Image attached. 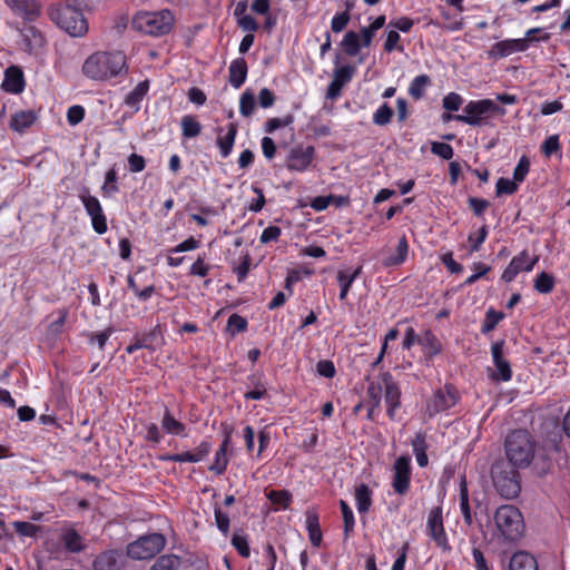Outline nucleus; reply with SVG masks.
Masks as SVG:
<instances>
[{"instance_id": "nucleus-1", "label": "nucleus", "mask_w": 570, "mask_h": 570, "mask_svg": "<svg viewBox=\"0 0 570 570\" xmlns=\"http://www.w3.org/2000/svg\"><path fill=\"white\" fill-rule=\"evenodd\" d=\"M85 77L95 81H108L127 75V59L122 51H96L82 63Z\"/></svg>"}, {"instance_id": "nucleus-2", "label": "nucleus", "mask_w": 570, "mask_h": 570, "mask_svg": "<svg viewBox=\"0 0 570 570\" xmlns=\"http://www.w3.org/2000/svg\"><path fill=\"white\" fill-rule=\"evenodd\" d=\"M505 456L512 466L523 469L530 465L534 458L535 442L525 430L511 432L504 442Z\"/></svg>"}, {"instance_id": "nucleus-3", "label": "nucleus", "mask_w": 570, "mask_h": 570, "mask_svg": "<svg viewBox=\"0 0 570 570\" xmlns=\"http://www.w3.org/2000/svg\"><path fill=\"white\" fill-rule=\"evenodd\" d=\"M50 19L71 37H83L88 32V22L83 13L68 1L48 9Z\"/></svg>"}, {"instance_id": "nucleus-4", "label": "nucleus", "mask_w": 570, "mask_h": 570, "mask_svg": "<svg viewBox=\"0 0 570 570\" xmlns=\"http://www.w3.org/2000/svg\"><path fill=\"white\" fill-rule=\"evenodd\" d=\"M175 18L170 10L138 12L131 21L135 30L153 37H160L170 32Z\"/></svg>"}, {"instance_id": "nucleus-5", "label": "nucleus", "mask_w": 570, "mask_h": 570, "mask_svg": "<svg viewBox=\"0 0 570 570\" xmlns=\"http://www.w3.org/2000/svg\"><path fill=\"white\" fill-rule=\"evenodd\" d=\"M493 485L498 493L508 500L517 498L521 492L518 468L503 460L497 461L491 468Z\"/></svg>"}, {"instance_id": "nucleus-6", "label": "nucleus", "mask_w": 570, "mask_h": 570, "mask_svg": "<svg viewBox=\"0 0 570 570\" xmlns=\"http://www.w3.org/2000/svg\"><path fill=\"white\" fill-rule=\"evenodd\" d=\"M494 522L500 533L508 541H515L523 534L524 522L522 513L512 504L499 507L494 513Z\"/></svg>"}, {"instance_id": "nucleus-7", "label": "nucleus", "mask_w": 570, "mask_h": 570, "mask_svg": "<svg viewBox=\"0 0 570 570\" xmlns=\"http://www.w3.org/2000/svg\"><path fill=\"white\" fill-rule=\"evenodd\" d=\"M166 544V538L160 533H150L138 538L127 547V554L135 560L150 559L159 553Z\"/></svg>"}, {"instance_id": "nucleus-8", "label": "nucleus", "mask_w": 570, "mask_h": 570, "mask_svg": "<svg viewBox=\"0 0 570 570\" xmlns=\"http://www.w3.org/2000/svg\"><path fill=\"white\" fill-rule=\"evenodd\" d=\"M490 110L504 114V109L498 107L492 100L483 99L479 101H470L463 109V115H455L454 119L471 126H480L483 115Z\"/></svg>"}, {"instance_id": "nucleus-9", "label": "nucleus", "mask_w": 570, "mask_h": 570, "mask_svg": "<svg viewBox=\"0 0 570 570\" xmlns=\"http://www.w3.org/2000/svg\"><path fill=\"white\" fill-rule=\"evenodd\" d=\"M459 401V393L453 385L445 384L436 390L426 403V413L430 417L453 407Z\"/></svg>"}, {"instance_id": "nucleus-10", "label": "nucleus", "mask_w": 570, "mask_h": 570, "mask_svg": "<svg viewBox=\"0 0 570 570\" xmlns=\"http://www.w3.org/2000/svg\"><path fill=\"white\" fill-rule=\"evenodd\" d=\"M79 198L91 218L92 228L97 234H105L108 229L107 218L97 197L89 194L88 188H83Z\"/></svg>"}, {"instance_id": "nucleus-11", "label": "nucleus", "mask_w": 570, "mask_h": 570, "mask_svg": "<svg viewBox=\"0 0 570 570\" xmlns=\"http://www.w3.org/2000/svg\"><path fill=\"white\" fill-rule=\"evenodd\" d=\"M426 530L428 534L439 548H441L443 551L451 549L443 525V514L441 507H435L430 511L426 521Z\"/></svg>"}, {"instance_id": "nucleus-12", "label": "nucleus", "mask_w": 570, "mask_h": 570, "mask_svg": "<svg viewBox=\"0 0 570 570\" xmlns=\"http://www.w3.org/2000/svg\"><path fill=\"white\" fill-rule=\"evenodd\" d=\"M538 261V256L530 257L527 250H522L511 259L507 268L503 271L501 276L502 281L510 283L520 272H531Z\"/></svg>"}, {"instance_id": "nucleus-13", "label": "nucleus", "mask_w": 570, "mask_h": 570, "mask_svg": "<svg viewBox=\"0 0 570 570\" xmlns=\"http://www.w3.org/2000/svg\"><path fill=\"white\" fill-rule=\"evenodd\" d=\"M410 458L400 456L394 463V476L392 487L397 494H405L410 488Z\"/></svg>"}, {"instance_id": "nucleus-14", "label": "nucleus", "mask_w": 570, "mask_h": 570, "mask_svg": "<svg viewBox=\"0 0 570 570\" xmlns=\"http://www.w3.org/2000/svg\"><path fill=\"white\" fill-rule=\"evenodd\" d=\"M382 381L384 383V394L387 415L391 420H394L395 412L400 407L401 392L396 383L393 381L392 375L389 372L382 373Z\"/></svg>"}, {"instance_id": "nucleus-15", "label": "nucleus", "mask_w": 570, "mask_h": 570, "mask_svg": "<svg viewBox=\"0 0 570 570\" xmlns=\"http://www.w3.org/2000/svg\"><path fill=\"white\" fill-rule=\"evenodd\" d=\"M314 147L297 146L288 155L287 168L295 171H304L314 158Z\"/></svg>"}, {"instance_id": "nucleus-16", "label": "nucleus", "mask_w": 570, "mask_h": 570, "mask_svg": "<svg viewBox=\"0 0 570 570\" xmlns=\"http://www.w3.org/2000/svg\"><path fill=\"white\" fill-rule=\"evenodd\" d=\"M503 345H504L503 341H499V342H495L492 344L491 353H492L493 363L497 367V373L493 374L492 377L494 380H500V381L507 382L511 379L512 371L510 367V363L508 362V360H505L503 357Z\"/></svg>"}, {"instance_id": "nucleus-17", "label": "nucleus", "mask_w": 570, "mask_h": 570, "mask_svg": "<svg viewBox=\"0 0 570 570\" xmlns=\"http://www.w3.org/2000/svg\"><path fill=\"white\" fill-rule=\"evenodd\" d=\"M528 49L527 39H509L494 43L489 51L490 57L503 58L514 52L525 51Z\"/></svg>"}, {"instance_id": "nucleus-18", "label": "nucleus", "mask_w": 570, "mask_h": 570, "mask_svg": "<svg viewBox=\"0 0 570 570\" xmlns=\"http://www.w3.org/2000/svg\"><path fill=\"white\" fill-rule=\"evenodd\" d=\"M1 88L3 91L10 94H20L23 91V72L18 66H10L6 69Z\"/></svg>"}, {"instance_id": "nucleus-19", "label": "nucleus", "mask_w": 570, "mask_h": 570, "mask_svg": "<svg viewBox=\"0 0 570 570\" xmlns=\"http://www.w3.org/2000/svg\"><path fill=\"white\" fill-rule=\"evenodd\" d=\"M224 129L222 127L216 128L217 139L216 144L219 148V154L223 158H227L234 147L236 135H237V125L234 122L228 124L227 131L223 135Z\"/></svg>"}, {"instance_id": "nucleus-20", "label": "nucleus", "mask_w": 570, "mask_h": 570, "mask_svg": "<svg viewBox=\"0 0 570 570\" xmlns=\"http://www.w3.org/2000/svg\"><path fill=\"white\" fill-rule=\"evenodd\" d=\"M354 69L351 66H342L334 72L333 80L328 85L326 97L334 99L340 96L342 88L352 79Z\"/></svg>"}, {"instance_id": "nucleus-21", "label": "nucleus", "mask_w": 570, "mask_h": 570, "mask_svg": "<svg viewBox=\"0 0 570 570\" xmlns=\"http://www.w3.org/2000/svg\"><path fill=\"white\" fill-rule=\"evenodd\" d=\"M19 31L23 37L26 50L28 52H36L45 46L46 39L36 27L24 24L22 29H19Z\"/></svg>"}, {"instance_id": "nucleus-22", "label": "nucleus", "mask_w": 570, "mask_h": 570, "mask_svg": "<svg viewBox=\"0 0 570 570\" xmlns=\"http://www.w3.org/2000/svg\"><path fill=\"white\" fill-rule=\"evenodd\" d=\"M121 553L118 550H106L92 561L94 570H118Z\"/></svg>"}, {"instance_id": "nucleus-23", "label": "nucleus", "mask_w": 570, "mask_h": 570, "mask_svg": "<svg viewBox=\"0 0 570 570\" xmlns=\"http://www.w3.org/2000/svg\"><path fill=\"white\" fill-rule=\"evenodd\" d=\"M247 63L244 58H237L229 66V82L234 88H239L246 80Z\"/></svg>"}, {"instance_id": "nucleus-24", "label": "nucleus", "mask_w": 570, "mask_h": 570, "mask_svg": "<svg viewBox=\"0 0 570 570\" xmlns=\"http://www.w3.org/2000/svg\"><path fill=\"white\" fill-rule=\"evenodd\" d=\"M509 570H539L538 562L533 556L528 552H515L509 563Z\"/></svg>"}, {"instance_id": "nucleus-25", "label": "nucleus", "mask_w": 570, "mask_h": 570, "mask_svg": "<svg viewBox=\"0 0 570 570\" xmlns=\"http://www.w3.org/2000/svg\"><path fill=\"white\" fill-rule=\"evenodd\" d=\"M306 529L309 541L314 547H320L322 542V531L318 523V515L313 509L306 511Z\"/></svg>"}, {"instance_id": "nucleus-26", "label": "nucleus", "mask_w": 570, "mask_h": 570, "mask_svg": "<svg viewBox=\"0 0 570 570\" xmlns=\"http://www.w3.org/2000/svg\"><path fill=\"white\" fill-rule=\"evenodd\" d=\"M37 119V115L32 110H22L16 112L10 121V127L14 131L22 132L24 129L30 127Z\"/></svg>"}, {"instance_id": "nucleus-27", "label": "nucleus", "mask_w": 570, "mask_h": 570, "mask_svg": "<svg viewBox=\"0 0 570 570\" xmlns=\"http://www.w3.org/2000/svg\"><path fill=\"white\" fill-rule=\"evenodd\" d=\"M62 543L65 548L72 553L80 552L85 549L83 539L75 529H68L62 533Z\"/></svg>"}, {"instance_id": "nucleus-28", "label": "nucleus", "mask_w": 570, "mask_h": 570, "mask_svg": "<svg viewBox=\"0 0 570 570\" xmlns=\"http://www.w3.org/2000/svg\"><path fill=\"white\" fill-rule=\"evenodd\" d=\"M355 501L360 513H366L372 505V491L368 485L362 483L355 489Z\"/></svg>"}, {"instance_id": "nucleus-29", "label": "nucleus", "mask_w": 570, "mask_h": 570, "mask_svg": "<svg viewBox=\"0 0 570 570\" xmlns=\"http://www.w3.org/2000/svg\"><path fill=\"white\" fill-rule=\"evenodd\" d=\"M140 346L147 350H156L157 346L161 344L163 337L160 335L159 326H155L149 332L137 334Z\"/></svg>"}, {"instance_id": "nucleus-30", "label": "nucleus", "mask_w": 570, "mask_h": 570, "mask_svg": "<svg viewBox=\"0 0 570 570\" xmlns=\"http://www.w3.org/2000/svg\"><path fill=\"white\" fill-rule=\"evenodd\" d=\"M161 428L169 434L185 436V424L176 420L168 409L165 410L161 419Z\"/></svg>"}, {"instance_id": "nucleus-31", "label": "nucleus", "mask_w": 570, "mask_h": 570, "mask_svg": "<svg viewBox=\"0 0 570 570\" xmlns=\"http://www.w3.org/2000/svg\"><path fill=\"white\" fill-rule=\"evenodd\" d=\"M362 273V266H358L353 273H347L345 271H340L337 273V281L341 286L340 299H345L347 293L353 284V282Z\"/></svg>"}, {"instance_id": "nucleus-32", "label": "nucleus", "mask_w": 570, "mask_h": 570, "mask_svg": "<svg viewBox=\"0 0 570 570\" xmlns=\"http://www.w3.org/2000/svg\"><path fill=\"white\" fill-rule=\"evenodd\" d=\"M409 253V244L405 236L399 239L395 255H392L384 259V266H397L405 262Z\"/></svg>"}, {"instance_id": "nucleus-33", "label": "nucleus", "mask_w": 570, "mask_h": 570, "mask_svg": "<svg viewBox=\"0 0 570 570\" xmlns=\"http://www.w3.org/2000/svg\"><path fill=\"white\" fill-rule=\"evenodd\" d=\"M383 390L384 383L382 381V374L374 380H368L366 394L368 396V403H373L374 407H380Z\"/></svg>"}, {"instance_id": "nucleus-34", "label": "nucleus", "mask_w": 570, "mask_h": 570, "mask_svg": "<svg viewBox=\"0 0 570 570\" xmlns=\"http://www.w3.org/2000/svg\"><path fill=\"white\" fill-rule=\"evenodd\" d=\"M181 564L180 558L175 554H163L149 570H179Z\"/></svg>"}, {"instance_id": "nucleus-35", "label": "nucleus", "mask_w": 570, "mask_h": 570, "mask_svg": "<svg viewBox=\"0 0 570 570\" xmlns=\"http://www.w3.org/2000/svg\"><path fill=\"white\" fill-rule=\"evenodd\" d=\"M183 136L186 138L197 137L202 131V125L193 116H184L181 118Z\"/></svg>"}, {"instance_id": "nucleus-36", "label": "nucleus", "mask_w": 570, "mask_h": 570, "mask_svg": "<svg viewBox=\"0 0 570 570\" xmlns=\"http://www.w3.org/2000/svg\"><path fill=\"white\" fill-rule=\"evenodd\" d=\"M342 47L347 56L353 57L357 55L360 51L358 35L355 31L346 32L342 41Z\"/></svg>"}, {"instance_id": "nucleus-37", "label": "nucleus", "mask_w": 570, "mask_h": 570, "mask_svg": "<svg viewBox=\"0 0 570 570\" xmlns=\"http://www.w3.org/2000/svg\"><path fill=\"white\" fill-rule=\"evenodd\" d=\"M430 83V78L426 75H420L415 77L409 88V94L414 99H421L424 95V90Z\"/></svg>"}, {"instance_id": "nucleus-38", "label": "nucleus", "mask_w": 570, "mask_h": 570, "mask_svg": "<svg viewBox=\"0 0 570 570\" xmlns=\"http://www.w3.org/2000/svg\"><path fill=\"white\" fill-rule=\"evenodd\" d=\"M148 91V82L141 81L139 82L136 88L129 92L125 99V104L129 107H136L139 105V102L142 100L144 96Z\"/></svg>"}, {"instance_id": "nucleus-39", "label": "nucleus", "mask_w": 570, "mask_h": 570, "mask_svg": "<svg viewBox=\"0 0 570 570\" xmlns=\"http://www.w3.org/2000/svg\"><path fill=\"white\" fill-rule=\"evenodd\" d=\"M534 289L541 294H548L552 292L554 287V277L551 274L542 272L534 279Z\"/></svg>"}, {"instance_id": "nucleus-40", "label": "nucleus", "mask_w": 570, "mask_h": 570, "mask_svg": "<svg viewBox=\"0 0 570 570\" xmlns=\"http://www.w3.org/2000/svg\"><path fill=\"white\" fill-rule=\"evenodd\" d=\"M340 508H341L343 521H344V537H345V539H347L355 525L354 514H353L352 509L347 504V502L344 500L340 501Z\"/></svg>"}, {"instance_id": "nucleus-41", "label": "nucleus", "mask_w": 570, "mask_h": 570, "mask_svg": "<svg viewBox=\"0 0 570 570\" xmlns=\"http://www.w3.org/2000/svg\"><path fill=\"white\" fill-rule=\"evenodd\" d=\"M255 110V96L250 90L242 94L239 99V112L243 117H249Z\"/></svg>"}, {"instance_id": "nucleus-42", "label": "nucleus", "mask_w": 570, "mask_h": 570, "mask_svg": "<svg viewBox=\"0 0 570 570\" xmlns=\"http://www.w3.org/2000/svg\"><path fill=\"white\" fill-rule=\"evenodd\" d=\"M227 448L228 446H224V444H220L218 451L215 454L214 463L209 466V470L218 475L225 472L228 464V460L226 456Z\"/></svg>"}, {"instance_id": "nucleus-43", "label": "nucleus", "mask_w": 570, "mask_h": 570, "mask_svg": "<svg viewBox=\"0 0 570 570\" xmlns=\"http://www.w3.org/2000/svg\"><path fill=\"white\" fill-rule=\"evenodd\" d=\"M460 508L466 524L472 523V513L469 504V493L465 481L460 485Z\"/></svg>"}, {"instance_id": "nucleus-44", "label": "nucleus", "mask_w": 570, "mask_h": 570, "mask_svg": "<svg viewBox=\"0 0 570 570\" xmlns=\"http://www.w3.org/2000/svg\"><path fill=\"white\" fill-rule=\"evenodd\" d=\"M6 3L19 14H32L36 11L33 0H6Z\"/></svg>"}, {"instance_id": "nucleus-45", "label": "nucleus", "mask_w": 570, "mask_h": 570, "mask_svg": "<svg viewBox=\"0 0 570 570\" xmlns=\"http://www.w3.org/2000/svg\"><path fill=\"white\" fill-rule=\"evenodd\" d=\"M394 115L393 109L387 105L383 104L373 115V122L377 126H385L391 122Z\"/></svg>"}, {"instance_id": "nucleus-46", "label": "nucleus", "mask_w": 570, "mask_h": 570, "mask_svg": "<svg viewBox=\"0 0 570 570\" xmlns=\"http://www.w3.org/2000/svg\"><path fill=\"white\" fill-rule=\"evenodd\" d=\"M267 498L272 503L281 505L283 509H287L292 502V494L286 490H272L267 493Z\"/></svg>"}, {"instance_id": "nucleus-47", "label": "nucleus", "mask_w": 570, "mask_h": 570, "mask_svg": "<svg viewBox=\"0 0 570 570\" xmlns=\"http://www.w3.org/2000/svg\"><path fill=\"white\" fill-rule=\"evenodd\" d=\"M101 190L104 191L105 195H108V196L118 191L117 173H116L115 168H110L106 173L105 184L102 185Z\"/></svg>"}, {"instance_id": "nucleus-48", "label": "nucleus", "mask_w": 570, "mask_h": 570, "mask_svg": "<svg viewBox=\"0 0 570 570\" xmlns=\"http://www.w3.org/2000/svg\"><path fill=\"white\" fill-rule=\"evenodd\" d=\"M247 328V321L238 314H232L227 321V330L235 335Z\"/></svg>"}, {"instance_id": "nucleus-49", "label": "nucleus", "mask_w": 570, "mask_h": 570, "mask_svg": "<svg viewBox=\"0 0 570 570\" xmlns=\"http://www.w3.org/2000/svg\"><path fill=\"white\" fill-rule=\"evenodd\" d=\"M232 544L234 546V548L237 550V552L242 557H244V558L249 557L250 551H249L247 538L245 535H243L242 533L235 532L232 538Z\"/></svg>"}, {"instance_id": "nucleus-50", "label": "nucleus", "mask_w": 570, "mask_h": 570, "mask_svg": "<svg viewBox=\"0 0 570 570\" xmlns=\"http://www.w3.org/2000/svg\"><path fill=\"white\" fill-rule=\"evenodd\" d=\"M502 317L503 314L501 312L489 309L485 315V321L482 325V333H489L493 331Z\"/></svg>"}, {"instance_id": "nucleus-51", "label": "nucleus", "mask_w": 570, "mask_h": 570, "mask_svg": "<svg viewBox=\"0 0 570 570\" xmlns=\"http://www.w3.org/2000/svg\"><path fill=\"white\" fill-rule=\"evenodd\" d=\"M431 151L445 160H450L453 157V148L446 142L433 141L431 144Z\"/></svg>"}, {"instance_id": "nucleus-52", "label": "nucleus", "mask_w": 570, "mask_h": 570, "mask_svg": "<svg viewBox=\"0 0 570 570\" xmlns=\"http://www.w3.org/2000/svg\"><path fill=\"white\" fill-rule=\"evenodd\" d=\"M518 189V183L513 179L508 178H499L497 181V195L501 196L503 194L511 195L515 193Z\"/></svg>"}, {"instance_id": "nucleus-53", "label": "nucleus", "mask_w": 570, "mask_h": 570, "mask_svg": "<svg viewBox=\"0 0 570 570\" xmlns=\"http://www.w3.org/2000/svg\"><path fill=\"white\" fill-rule=\"evenodd\" d=\"M293 121H294V117L292 115H287L284 118H271L265 124V131L268 134H272L279 127L288 126Z\"/></svg>"}, {"instance_id": "nucleus-54", "label": "nucleus", "mask_w": 570, "mask_h": 570, "mask_svg": "<svg viewBox=\"0 0 570 570\" xmlns=\"http://www.w3.org/2000/svg\"><path fill=\"white\" fill-rule=\"evenodd\" d=\"M529 168H530L529 159L525 156H522L513 170V179L517 183L523 181L525 176L529 173Z\"/></svg>"}, {"instance_id": "nucleus-55", "label": "nucleus", "mask_w": 570, "mask_h": 570, "mask_svg": "<svg viewBox=\"0 0 570 570\" xmlns=\"http://www.w3.org/2000/svg\"><path fill=\"white\" fill-rule=\"evenodd\" d=\"M210 266L205 263L204 256L199 255L190 267V275L205 277L208 275Z\"/></svg>"}, {"instance_id": "nucleus-56", "label": "nucleus", "mask_w": 570, "mask_h": 570, "mask_svg": "<svg viewBox=\"0 0 570 570\" xmlns=\"http://www.w3.org/2000/svg\"><path fill=\"white\" fill-rule=\"evenodd\" d=\"M488 235V228L485 225H483L478 233V236L469 235V243H470V252H478L482 245V243L485 240Z\"/></svg>"}, {"instance_id": "nucleus-57", "label": "nucleus", "mask_w": 570, "mask_h": 570, "mask_svg": "<svg viewBox=\"0 0 570 570\" xmlns=\"http://www.w3.org/2000/svg\"><path fill=\"white\" fill-rule=\"evenodd\" d=\"M462 105V98L455 92H450L443 98V108L449 111H456Z\"/></svg>"}, {"instance_id": "nucleus-58", "label": "nucleus", "mask_w": 570, "mask_h": 570, "mask_svg": "<svg viewBox=\"0 0 570 570\" xmlns=\"http://www.w3.org/2000/svg\"><path fill=\"white\" fill-rule=\"evenodd\" d=\"M128 286L135 292V294L141 299H148L155 293V286L149 285L144 289H139L132 277H128Z\"/></svg>"}, {"instance_id": "nucleus-59", "label": "nucleus", "mask_w": 570, "mask_h": 570, "mask_svg": "<svg viewBox=\"0 0 570 570\" xmlns=\"http://www.w3.org/2000/svg\"><path fill=\"white\" fill-rule=\"evenodd\" d=\"M350 21V13L348 11H344L341 13H337L331 22V28L334 32H341L345 29Z\"/></svg>"}, {"instance_id": "nucleus-60", "label": "nucleus", "mask_w": 570, "mask_h": 570, "mask_svg": "<svg viewBox=\"0 0 570 570\" xmlns=\"http://www.w3.org/2000/svg\"><path fill=\"white\" fill-rule=\"evenodd\" d=\"M85 117V109L81 106H72L68 109L67 120L71 126L78 125Z\"/></svg>"}, {"instance_id": "nucleus-61", "label": "nucleus", "mask_w": 570, "mask_h": 570, "mask_svg": "<svg viewBox=\"0 0 570 570\" xmlns=\"http://www.w3.org/2000/svg\"><path fill=\"white\" fill-rule=\"evenodd\" d=\"M559 148V137L557 135L548 137L541 146V150L547 157H550L553 153L558 151Z\"/></svg>"}, {"instance_id": "nucleus-62", "label": "nucleus", "mask_w": 570, "mask_h": 570, "mask_svg": "<svg viewBox=\"0 0 570 570\" xmlns=\"http://www.w3.org/2000/svg\"><path fill=\"white\" fill-rule=\"evenodd\" d=\"M128 167L131 173H140L146 167V160L138 154H131L128 157Z\"/></svg>"}, {"instance_id": "nucleus-63", "label": "nucleus", "mask_w": 570, "mask_h": 570, "mask_svg": "<svg viewBox=\"0 0 570 570\" xmlns=\"http://www.w3.org/2000/svg\"><path fill=\"white\" fill-rule=\"evenodd\" d=\"M316 371L321 376L332 379L335 375V366L332 361L322 360L316 365Z\"/></svg>"}, {"instance_id": "nucleus-64", "label": "nucleus", "mask_w": 570, "mask_h": 570, "mask_svg": "<svg viewBox=\"0 0 570 570\" xmlns=\"http://www.w3.org/2000/svg\"><path fill=\"white\" fill-rule=\"evenodd\" d=\"M237 23L243 31L248 33H253L258 29L256 20L249 14L238 18Z\"/></svg>"}]
</instances>
